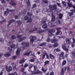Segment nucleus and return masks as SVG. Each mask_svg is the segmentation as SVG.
Here are the masks:
<instances>
[{
    "label": "nucleus",
    "mask_w": 75,
    "mask_h": 75,
    "mask_svg": "<svg viewBox=\"0 0 75 75\" xmlns=\"http://www.w3.org/2000/svg\"><path fill=\"white\" fill-rule=\"evenodd\" d=\"M41 70L42 71H43V72H44V73H45V72H46V71H47V69H45L44 70V69L43 68H42Z\"/></svg>",
    "instance_id": "obj_36"
},
{
    "label": "nucleus",
    "mask_w": 75,
    "mask_h": 75,
    "mask_svg": "<svg viewBox=\"0 0 75 75\" xmlns=\"http://www.w3.org/2000/svg\"><path fill=\"white\" fill-rule=\"evenodd\" d=\"M73 43H75V39L74 38H72Z\"/></svg>",
    "instance_id": "obj_59"
},
{
    "label": "nucleus",
    "mask_w": 75,
    "mask_h": 75,
    "mask_svg": "<svg viewBox=\"0 0 75 75\" xmlns=\"http://www.w3.org/2000/svg\"><path fill=\"white\" fill-rule=\"evenodd\" d=\"M69 14L70 16H72L74 14V13L73 12H70L69 13Z\"/></svg>",
    "instance_id": "obj_41"
},
{
    "label": "nucleus",
    "mask_w": 75,
    "mask_h": 75,
    "mask_svg": "<svg viewBox=\"0 0 75 75\" xmlns=\"http://www.w3.org/2000/svg\"><path fill=\"white\" fill-rule=\"evenodd\" d=\"M46 55V53L43 54V55L42 56V59H45V57Z\"/></svg>",
    "instance_id": "obj_46"
},
{
    "label": "nucleus",
    "mask_w": 75,
    "mask_h": 75,
    "mask_svg": "<svg viewBox=\"0 0 75 75\" xmlns=\"http://www.w3.org/2000/svg\"><path fill=\"white\" fill-rule=\"evenodd\" d=\"M15 21V20L14 19H12L9 21L8 23L11 24L12 23H13Z\"/></svg>",
    "instance_id": "obj_28"
},
{
    "label": "nucleus",
    "mask_w": 75,
    "mask_h": 75,
    "mask_svg": "<svg viewBox=\"0 0 75 75\" xmlns=\"http://www.w3.org/2000/svg\"><path fill=\"white\" fill-rule=\"evenodd\" d=\"M61 29H62V28H56V30H58L57 33H56V35H59V34L61 35L62 34V32L61 31V30H61Z\"/></svg>",
    "instance_id": "obj_8"
},
{
    "label": "nucleus",
    "mask_w": 75,
    "mask_h": 75,
    "mask_svg": "<svg viewBox=\"0 0 75 75\" xmlns=\"http://www.w3.org/2000/svg\"><path fill=\"white\" fill-rule=\"evenodd\" d=\"M36 7H37V4H35L32 5V8H35Z\"/></svg>",
    "instance_id": "obj_38"
},
{
    "label": "nucleus",
    "mask_w": 75,
    "mask_h": 75,
    "mask_svg": "<svg viewBox=\"0 0 75 75\" xmlns=\"http://www.w3.org/2000/svg\"><path fill=\"white\" fill-rule=\"evenodd\" d=\"M67 5L68 7H69V8H71V7H72V6H73V5L72 4H71L69 2L68 3Z\"/></svg>",
    "instance_id": "obj_15"
},
{
    "label": "nucleus",
    "mask_w": 75,
    "mask_h": 75,
    "mask_svg": "<svg viewBox=\"0 0 75 75\" xmlns=\"http://www.w3.org/2000/svg\"><path fill=\"white\" fill-rule=\"evenodd\" d=\"M46 55L47 59H48V58H49V56H48V54H47V52L46 53Z\"/></svg>",
    "instance_id": "obj_53"
},
{
    "label": "nucleus",
    "mask_w": 75,
    "mask_h": 75,
    "mask_svg": "<svg viewBox=\"0 0 75 75\" xmlns=\"http://www.w3.org/2000/svg\"><path fill=\"white\" fill-rule=\"evenodd\" d=\"M32 74L33 75H35V74H41L42 73V71H40L39 70H38L37 72L34 73L33 71H32Z\"/></svg>",
    "instance_id": "obj_11"
},
{
    "label": "nucleus",
    "mask_w": 75,
    "mask_h": 75,
    "mask_svg": "<svg viewBox=\"0 0 75 75\" xmlns=\"http://www.w3.org/2000/svg\"><path fill=\"white\" fill-rule=\"evenodd\" d=\"M29 55V53L28 52L25 53L23 54L24 56H25V55H26V56H28Z\"/></svg>",
    "instance_id": "obj_43"
},
{
    "label": "nucleus",
    "mask_w": 75,
    "mask_h": 75,
    "mask_svg": "<svg viewBox=\"0 0 75 75\" xmlns=\"http://www.w3.org/2000/svg\"><path fill=\"white\" fill-rule=\"evenodd\" d=\"M58 46V44L57 43H55L54 45H53V47H57Z\"/></svg>",
    "instance_id": "obj_40"
},
{
    "label": "nucleus",
    "mask_w": 75,
    "mask_h": 75,
    "mask_svg": "<svg viewBox=\"0 0 75 75\" xmlns=\"http://www.w3.org/2000/svg\"><path fill=\"white\" fill-rule=\"evenodd\" d=\"M64 51H66V52H69V50H68V49L66 48L65 49H64Z\"/></svg>",
    "instance_id": "obj_55"
},
{
    "label": "nucleus",
    "mask_w": 75,
    "mask_h": 75,
    "mask_svg": "<svg viewBox=\"0 0 75 75\" xmlns=\"http://www.w3.org/2000/svg\"><path fill=\"white\" fill-rule=\"evenodd\" d=\"M0 41L1 42H3V38H0Z\"/></svg>",
    "instance_id": "obj_61"
},
{
    "label": "nucleus",
    "mask_w": 75,
    "mask_h": 75,
    "mask_svg": "<svg viewBox=\"0 0 75 75\" xmlns=\"http://www.w3.org/2000/svg\"><path fill=\"white\" fill-rule=\"evenodd\" d=\"M20 49L19 48H18L17 49L16 52V55H20Z\"/></svg>",
    "instance_id": "obj_12"
},
{
    "label": "nucleus",
    "mask_w": 75,
    "mask_h": 75,
    "mask_svg": "<svg viewBox=\"0 0 75 75\" xmlns=\"http://www.w3.org/2000/svg\"><path fill=\"white\" fill-rule=\"evenodd\" d=\"M30 44H33L34 41H35V40H36L37 38H36V36H31L30 37Z\"/></svg>",
    "instance_id": "obj_4"
},
{
    "label": "nucleus",
    "mask_w": 75,
    "mask_h": 75,
    "mask_svg": "<svg viewBox=\"0 0 75 75\" xmlns=\"http://www.w3.org/2000/svg\"><path fill=\"white\" fill-rule=\"evenodd\" d=\"M12 71V67H11L9 66L8 69H7V71H8V72H10V71Z\"/></svg>",
    "instance_id": "obj_19"
},
{
    "label": "nucleus",
    "mask_w": 75,
    "mask_h": 75,
    "mask_svg": "<svg viewBox=\"0 0 75 75\" xmlns=\"http://www.w3.org/2000/svg\"><path fill=\"white\" fill-rule=\"evenodd\" d=\"M48 38H47V42H49V41H50L51 39H50V38L49 37H49L48 36Z\"/></svg>",
    "instance_id": "obj_44"
},
{
    "label": "nucleus",
    "mask_w": 75,
    "mask_h": 75,
    "mask_svg": "<svg viewBox=\"0 0 75 75\" xmlns=\"http://www.w3.org/2000/svg\"><path fill=\"white\" fill-rule=\"evenodd\" d=\"M29 19V17L27 16H25L24 17V20H28Z\"/></svg>",
    "instance_id": "obj_32"
},
{
    "label": "nucleus",
    "mask_w": 75,
    "mask_h": 75,
    "mask_svg": "<svg viewBox=\"0 0 75 75\" xmlns=\"http://www.w3.org/2000/svg\"><path fill=\"white\" fill-rule=\"evenodd\" d=\"M13 75H17V73L16 72H15L14 73H13Z\"/></svg>",
    "instance_id": "obj_64"
},
{
    "label": "nucleus",
    "mask_w": 75,
    "mask_h": 75,
    "mask_svg": "<svg viewBox=\"0 0 75 75\" xmlns=\"http://www.w3.org/2000/svg\"><path fill=\"white\" fill-rule=\"evenodd\" d=\"M10 47H11V48H14L16 47V45L14 44L11 45L10 46Z\"/></svg>",
    "instance_id": "obj_29"
},
{
    "label": "nucleus",
    "mask_w": 75,
    "mask_h": 75,
    "mask_svg": "<svg viewBox=\"0 0 75 75\" xmlns=\"http://www.w3.org/2000/svg\"><path fill=\"white\" fill-rule=\"evenodd\" d=\"M45 31L42 30H40L38 31L37 33L39 34H41V33H42L44 32Z\"/></svg>",
    "instance_id": "obj_18"
},
{
    "label": "nucleus",
    "mask_w": 75,
    "mask_h": 75,
    "mask_svg": "<svg viewBox=\"0 0 75 75\" xmlns=\"http://www.w3.org/2000/svg\"><path fill=\"white\" fill-rule=\"evenodd\" d=\"M42 2L43 3H44L46 4H47V3H48V0H42Z\"/></svg>",
    "instance_id": "obj_35"
},
{
    "label": "nucleus",
    "mask_w": 75,
    "mask_h": 75,
    "mask_svg": "<svg viewBox=\"0 0 75 75\" xmlns=\"http://www.w3.org/2000/svg\"><path fill=\"white\" fill-rule=\"evenodd\" d=\"M10 4L11 5V6H16L17 5V4L16 2L14 3V0H11V2L10 3Z\"/></svg>",
    "instance_id": "obj_10"
},
{
    "label": "nucleus",
    "mask_w": 75,
    "mask_h": 75,
    "mask_svg": "<svg viewBox=\"0 0 75 75\" xmlns=\"http://www.w3.org/2000/svg\"><path fill=\"white\" fill-rule=\"evenodd\" d=\"M47 45V43L46 42H43L42 43L39 45V46L42 47V46H46Z\"/></svg>",
    "instance_id": "obj_14"
},
{
    "label": "nucleus",
    "mask_w": 75,
    "mask_h": 75,
    "mask_svg": "<svg viewBox=\"0 0 75 75\" xmlns=\"http://www.w3.org/2000/svg\"><path fill=\"white\" fill-rule=\"evenodd\" d=\"M6 11H5L4 12V15L5 16H7V14L9 13V12H14V9H11L10 10L8 8L6 9Z\"/></svg>",
    "instance_id": "obj_3"
},
{
    "label": "nucleus",
    "mask_w": 75,
    "mask_h": 75,
    "mask_svg": "<svg viewBox=\"0 0 75 75\" xmlns=\"http://www.w3.org/2000/svg\"><path fill=\"white\" fill-rule=\"evenodd\" d=\"M22 37V35H18L17 36V38H19V40L21 42L23 41L24 40H25V39L26 38V37Z\"/></svg>",
    "instance_id": "obj_6"
},
{
    "label": "nucleus",
    "mask_w": 75,
    "mask_h": 75,
    "mask_svg": "<svg viewBox=\"0 0 75 75\" xmlns=\"http://www.w3.org/2000/svg\"><path fill=\"white\" fill-rule=\"evenodd\" d=\"M62 48L63 50H64L66 48H67V47L65 46V45L63 44L62 45Z\"/></svg>",
    "instance_id": "obj_34"
},
{
    "label": "nucleus",
    "mask_w": 75,
    "mask_h": 75,
    "mask_svg": "<svg viewBox=\"0 0 75 75\" xmlns=\"http://www.w3.org/2000/svg\"><path fill=\"white\" fill-rule=\"evenodd\" d=\"M59 18H60V19H62V17H63V15L62 14H59Z\"/></svg>",
    "instance_id": "obj_42"
},
{
    "label": "nucleus",
    "mask_w": 75,
    "mask_h": 75,
    "mask_svg": "<svg viewBox=\"0 0 75 75\" xmlns=\"http://www.w3.org/2000/svg\"><path fill=\"white\" fill-rule=\"evenodd\" d=\"M1 1L2 4H6V1L5 0H1Z\"/></svg>",
    "instance_id": "obj_47"
},
{
    "label": "nucleus",
    "mask_w": 75,
    "mask_h": 75,
    "mask_svg": "<svg viewBox=\"0 0 75 75\" xmlns=\"http://www.w3.org/2000/svg\"><path fill=\"white\" fill-rule=\"evenodd\" d=\"M56 41H57V40L56 39L51 40V42L52 43H54V42H55Z\"/></svg>",
    "instance_id": "obj_45"
},
{
    "label": "nucleus",
    "mask_w": 75,
    "mask_h": 75,
    "mask_svg": "<svg viewBox=\"0 0 75 75\" xmlns=\"http://www.w3.org/2000/svg\"><path fill=\"white\" fill-rule=\"evenodd\" d=\"M64 52H61L60 54H59V60H61L62 59H64Z\"/></svg>",
    "instance_id": "obj_7"
},
{
    "label": "nucleus",
    "mask_w": 75,
    "mask_h": 75,
    "mask_svg": "<svg viewBox=\"0 0 75 75\" xmlns=\"http://www.w3.org/2000/svg\"><path fill=\"white\" fill-rule=\"evenodd\" d=\"M4 55L6 57H10V56L11 55V53L10 52H8L7 53V54H4Z\"/></svg>",
    "instance_id": "obj_13"
},
{
    "label": "nucleus",
    "mask_w": 75,
    "mask_h": 75,
    "mask_svg": "<svg viewBox=\"0 0 75 75\" xmlns=\"http://www.w3.org/2000/svg\"><path fill=\"white\" fill-rule=\"evenodd\" d=\"M17 58V56H14L12 57V59H16Z\"/></svg>",
    "instance_id": "obj_48"
},
{
    "label": "nucleus",
    "mask_w": 75,
    "mask_h": 75,
    "mask_svg": "<svg viewBox=\"0 0 75 75\" xmlns=\"http://www.w3.org/2000/svg\"><path fill=\"white\" fill-rule=\"evenodd\" d=\"M27 4L28 6H30L31 4L30 2H29V1L28 0V2L27 1Z\"/></svg>",
    "instance_id": "obj_39"
},
{
    "label": "nucleus",
    "mask_w": 75,
    "mask_h": 75,
    "mask_svg": "<svg viewBox=\"0 0 75 75\" xmlns=\"http://www.w3.org/2000/svg\"><path fill=\"white\" fill-rule=\"evenodd\" d=\"M15 19H17L18 18V15H16L15 16Z\"/></svg>",
    "instance_id": "obj_57"
},
{
    "label": "nucleus",
    "mask_w": 75,
    "mask_h": 75,
    "mask_svg": "<svg viewBox=\"0 0 75 75\" xmlns=\"http://www.w3.org/2000/svg\"><path fill=\"white\" fill-rule=\"evenodd\" d=\"M21 72H23L24 71V68H22L21 70Z\"/></svg>",
    "instance_id": "obj_62"
},
{
    "label": "nucleus",
    "mask_w": 75,
    "mask_h": 75,
    "mask_svg": "<svg viewBox=\"0 0 75 75\" xmlns=\"http://www.w3.org/2000/svg\"><path fill=\"white\" fill-rule=\"evenodd\" d=\"M49 56L50 59H52L54 58V56L51 54H50Z\"/></svg>",
    "instance_id": "obj_23"
},
{
    "label": "nucleus",
    "mask_w": 75,
    "mask_h": 75,
    "mask_svg": "<svg viewBox=\"0 0 75 75\" xmlns=\"http://www.w3.org/2000/svg\"><path fill=\"white\" fill-rule=\"evenodd\" d=\"M17 23L18 24V26H20V25L22 24V22L20 21H17Z\"/></svg>",
    "instance_id": "obj_25"
},
{
    "label": "nucleus",
    "mask_w": 75,
    "mask_h": 75,
    "mask_svg": "<svg viewBox=\"0 0 75 75\" xmlns=\"http://www.w3.org/2000/svg\"><path fill=\"white\" fill-rule=\"evenodd\" d=\"M57 22L58 23V24H61V21H60V20H58Z\"/></svg>",
    "instance_id": "obj_60"
},
{
    "label": "nucleus",
    "mask_w": 75,
    "mask_h": 75,
    "mask_svg": "<svg viewBox=\"0 0 75 75\" xmlns=\"http://www.w3.org/2000/svg\"><path fill=\"white\" fill-rule=\"evenodd\" d=\"M54 52H55V51H56V52H59V51H60V50L58 48L55 49L54 50Z\"/></svg>",
    "instance_id": "obj_33"
},
{
    "label": "nucleus",
    "mask_w": 75,
    "mask_h": 75,
    "mask_svg": "<svg viewBox=\"0 0 75 75\" xmlns=\"http://www.w3.org/2000/svg\"><path fill=\"white\" fill-rule=\"evenodd\" d=\"M66 42L67 44H68L69 45H70V44H71V47L72 48H74L75 46V44L74 43L72 42L71 41V40L70 39L66 38Z\"/></svg>",
    "instance_id": "obj_1"
},
{
    "label": "nucleus",
    "mask_w": 75,
    "mask_h": 75,
    "mask_svg": "<svg viewBox=\"0 0 75 75\" xmlns=\"http://www.w3.org/2000/svg\"><path fill=\"white\" fill-rule=\"evenodd\" d=\"M8 50H10L9 52H12V49H10V47H8Z\"/></svg>",
    "instance_id": "obj_58"
},
{
    "label": "nucleus",
    "mask_w": 75,
    "mask_h": 75,
    "mask_svg": "<svg viewBox=\"0 0 75 75\" xmlns=\"http://www.w3.org/2000/svg\"><path fill=\"white\" fill-rule=\"evenodd\" d=\"M64 71L65 72L66 71V70H67V71H68L70 69V67L68 66L67 67H64Z\"/></svg>",
    "instance_id": "obj_16"
},
{
    "label": "nucleus",
    "mask_w": 75,
    "mask_h": 75,
    "mask_svg": "<svg viewBox=\"0 0 75 75\" xmlns=\"http://www.w3.org/2000/svg\"><path fill=\"white\" fill-rule=\"evenodd\" d=\"M28 67V64L27 63H25L24 65V68H26V67Z\"/></svg>",
    "instance_id": "obj_49"
},
{
    "label": "nucleus",
    "mask_w": 75,
    "mask_h": 75,
    "mask_svg": "<svg viewBox=\"0 0 75 75\" xmlns=\"http://www.w3.org/2000/svg\"><path fill=\"white\" fill-rule=\"evenodd\" d=\"M44 63H45V64H44V66H46L48 64H49V63H50V61H49L47 60L45 61Z\"/></svg>",
    "instance_id": "obj_20"
},
{
    "label": "nucleus",
    "mask_w": 75,
    "mask_h": 75,
    "mask_svg": "<svg viewBox=\"0 0 75 75\" xmlns=\"http://www.w3.org/2000/svg\"><path fill=\"white\" fill-rule=\"evenodd\" d=\"M42 27L43 28H44V29L47 28H48V27H47V24L46 23L44 24V25L42 26Z\"/></svg>",
    "instance_id": "obj_17"
},
{
    "label": "nucleus",
    "mask_w": 75,
    "mask_h": 75,
    "mask_svg": "<svg viewBox=\"0 0 75 75\" xmlns=\"http://www.w3.org/2000/svg\"><path fill=\"white\" fill-rule=\"evenodd\" d=\"M47 47H49L50 48H52V46L51 45H50V44H48L47 45Z\"/></svg>",
    "instance_id": "obj_50"
},
{
    "label": "nucleus",
    "mask_w": 75,
    "mask_h": 75,
    "mask_svg": "<svg viewBox=\"0 0 75 75\" xmlns=\"http://www.w3.org/2000/svg\"><path fill=\"white\" fill-rule=\"evenodd\" d=\"M32 18H30L29 19H28V20L26 21L27 23H31L32 22Z\"/></svg>",
    "instance_id": "obj_24"
},
{
    "label": "nucleus",
    "mask_w": 75,
    "mask_h": 75,
    "mask_svg": "<svg viewBox=\"0 0 75 75\" xmlns=\"http://www.w3.org/2000/svg\"><path fill=\"white\" fill-rule=\"evenodd\" d=\"M22 45L25 47H29L30 44L28 42H23L22 43Z\"/></svg>",
    "instance_id": "obj_9"
},
{
    "label": "nucleus",
    "mask_w": 75,
    "mask_h": 75,
    "mask_svg": "<svg viewBox=\"0 0 75 75\" xmlns=\"http://www.w3.org/2000/svg\"><path fill=\"white\" fill-rule=\"evenodd\" d=\"M24 62H25V60H24V59H23L22 60H20L19 64H21L24 63Z\"/></svg>",
    "instance_id": "obj_26"
},
{
    "label": "nucleus",
    "mask_w": 75,
    "mask_h": 75,
    "mask_svg": "<svg viewBox=\"0 0 75 75\" xmlns=\"http://www.w3.org/2000/svg\"><path fill=\"white\" fill-rule=\"evenodd\" d=\"M34 70H35V71H36L37 70V66H34Z\"/></svg>",
    "instance_id": "obj_52"
},
{
    "label": "nucleus",
    "mask_w": 75,
    "mask_h": 75,
    "mask_svg": "<svg viewBox=\"0 0 75 75\" xmlns=\"http://www.w3.org/2000/svg\"><path fill=\"white\" fill-rule=\"evenodd\" d=\"M55 32V30L52 29H50V31L48 32L49 33L48 34V35L49 37H51L52 36V35H53V34L52 33H54Z\"/></svg>",
    "instance_id": "obj_5"
},
{
    "label": "nucleus",
    "mask_w": 75,
    "mask_h": 75,
    "mask_svg": "<svg viewBox=\"0 0 75 75\" xmlns=\"http://www.w3.org/2000/svg\"><path fill=\"white\" fill-rule=\"evenodd\" d=\"M49 7L50 9V11H51V12H53V10H56L57 9V6L55 4L53 5V6L50 5Z\"/></svg>",
    "instance_id": "obj_2"
},
{
    "label": "nucleus",
    "mask_w": 75,
    "mask_h": 75,
    "mask_svg": "<svg viewBox=\"0 0 75 75\" xmlns=\"http://www.w3.org/2000/svg\"><path fill=\"white\" fill-rule=\"evenodd\" d=\"M16 39V35H13L11 37V39L12 40H15V39Z\"/></svg>",
    "instance_id": "obj_27"
},
{
    "label": "nucleus",
    "mask_w": 75,
    "mask_h": 75,
    "mask_svg": "<svg viewBox=\"0 0 75 75\" xmlns=\"http://www.w3.org/2000/svg\"><path fill=\"white\" fill-rule=\"evenodd\" d=\"M27 15L28 16H29V17H31L33 16V14H32L31 12H28L27 13Z\"/></svg>",
    "instance_id": "obj_22"
},
{
    "label": "nucleus",
    "mask_w": 75,
    "mask_h": 75,
    "mask_svg": "<svg viewBox=\"0 0 75 75\" xmlns=\"http://www.w3.org/2000/svg\"><path fill=\"white\" fill-rule=\"evenodd\" d=\"M62 3L64 5V6H66V2H65L62 1Z\"/></svg>",
    "instance_id": "obj_51"
},
{
    "label": "nucleus",
    "mask_w": 75,
    "mask_h": 75,
    "mask_svg": "<svg viewBox=\"0 0 75 75\" xmlns=\"http://www.w3.org/2000/svg\"><path fill=\"white\" fill-rule=\"evenodd\" d=\"M66 64H67V61L64 60L62 62V65L64 66V65H65Z\"/></svg>",
    "instance_id": "obj_30"
},
{
    "label": "nucleus",
    "mask_w": 75,
    "mask_h": 75,
    "mask_svg": "<svg viewBox=\"0 0 75 75\" xmlns=\"http://www.w3.org/2000/svg\"><path fill=\"white\" fill-rule=\"evenodd\" d=\"M52 18L51 21H55V16L54 15H52Z\"/></svg>",
    "instance_id": "obj_21"
},
{
    "label": "nucleus",
    "mask_w": 75,
    "mask_h": 75,
    "mask_svg": "<svg viewBox=\"0 0 75 75\" xmlns=\"http://www.w3.org/2000/svg\"><path fill=\"white\" fill-rule=\"evenodd\" d=\"M57 6H59V7H61V4L58 3H57Z\"/></svg>",
    "instance_id": "obj_63"
},
{
    "label": "nucleus",
    "mask_w": 75,
    "mask_h": 75,
    "mask_svg": "<svg viewBox=\"0 0 75 75\" xmlns=\"http://www.w3.org/2000/svg\"><path fill=\"white\" fill-rule=\"evenodd\" d=\"M30 62H34V59H31L30 60Z\"/></svg>",
    "instance_id": "obj_54"
},
{
    "label": "nucleus",
    "mask_w": 75,
    "mask_h": 75,
    "mask_svg": "<svg viewBox=\"0 0 75 75\" xmlns=\"http://www.w3.org/2000/svg\"><path fill=\"white\" fill-rule=\"evenodd\" d=\"M64 68H62V71L61 72V75H64V73H65V72L64 71Z\"/></svg>",
    "instance_id": "obj_31"
},
{
    "label": "nucleus",
    "mask_w": 75,
    "mask_h": 75,
    "mask_svg": "<svg viewBox=\"0 0 75 75\" xmlns=\"http://www.w3.org/2000/svg\"><path fill=\"white\" fill-rule=\"evenodd\" d=\"M49 75H54V73L53 71H52L50 72V74Z\"/></svg>",
    "instance_id": "obj_56"
},
{
    "label": "nucleus",
    "mask_w": 75,
    "mask_h": 75,
    "mask_svg": "<svg viewBox=\"0 0 75 75\" xmlns=\"http://www.w3.org/2000/svg\"><path fill=\"white\" fill-rule=\"evenodd\" d=\"M29 69H31L32 68H33V65L32 64H30L29 65Z\"/></svg>",
    "instance_id": "obj_37"
}]
</instances>
